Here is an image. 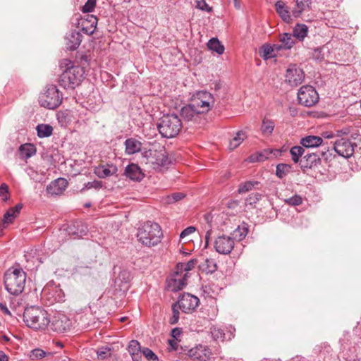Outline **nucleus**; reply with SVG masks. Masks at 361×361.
Here are the masks:
<instances>
[{"instance_id": "23", "label": "nucleus", "mask_w": 361, "mask_h": 361, "mask_svg": "<svg viewBox=\"0 0 361 361\" xmlns=\"http://www.w3.org/2000/svg\"><path fill=\"white\" fill-rule=\"evenodd\" d=\"M128 352L133 361H141L142 350L140 343L136 340H131L128 345Z\"/></svg>"}, {"instance_id": "32", "label": "nucleus", "mask_w": 361, "mask_h": 361, "mask_svg": "<svg viewBox=\"0 0 361 361\" xmlns=\"http://www.w3.org/2000/svg\"><path fill=\"white\" fill-rule=\"evenodd\" d=\"M207 47L209 49L215 51L218 54H222L224 51V47L216 37L212 38L209 40L207 42Z\"/></svg>"}, {"instance_id": "5", "label": "nucleus", "mask_w": 361, "mask_h": 361, "mask_svg": "<svg viewBox=\"0 0 361 361\" xmlns=\"http://www.w3.org/2000/svg\"><path fill=\"white\" fill-rule=\"evenodd\" d=\"M84 71L79 66H71L61 75L59 82L65 89H74L83 78Z\"/></svg>"}, {"instance_id": "13", "label": "nucleus", "mask_w": 361, "mask_h": 361, "mask_svg": "<svg viewBox=\"0 0 361 361\" xmlns=\"http://www.w3.org/2000/svg\"><path fill=\"white\" fill-rule=\"evenodd\" d=\"M234 247V240L233 238L222 235L217 237L214 241L215 250L221 255H228Z\"/></svg>"}, {"instance_id": "16", "label": "nucleus", "mask_w": 361, "mask_h": 361, "mask_svg": "<svg viewBox=\"0 0 361 361\" xmlns=\"http://www.w3.org/2000/svg\"><path fill=\"white\" fill-rule=\"evenodd\" d=\"M188 355L195 360L207 361L210 359L212 351L206 345H198L189 350Z\"/></svg>"}, {"instance_id": "44", "label": "nucleus", "mask_w": 361, "mask_h": 361, "mask_svg": "<svg viewBox=\"0 0 361 361\" xmlns=\"http://www.w3.org/2000/svg\"><path fill=\"white\" fill-rule=\"evenodd\" d=\"M188 277V274H185L183 277L181 279H175L173 280V287L172 290L177 291L183 289L187 284V279Z\"/></svg>"}, {"instance_id": "61", "label": "nucleus", "mask_w": 361, "mask_h": 361, "mask_svg": "<svg viewBox=\"0 0 361 361\" xmlns=\"http://www.w3.org/2000/svg\"><path fill=\"white\" fill-rule=\"evenodd\" d=\"M180 334H181V330L179 328H175L171 331V336L176 339H177L178 337H179Z\"/></svg>"}, {"instance_id": "40", "label": "nucleus", "mask_w": 361, "mask_h": 361, "mask_svg": "<svg viewBox=\"0 0 361 361\" xmlns=\"http://www.w3.org/2000/svg\"><path fill=\"white\" fill-rule=\"evenodd\" d=\"M274 128V123L272 121L264 119L261 127L262 132L264 135H270Z\"/></svg>"}, {"instance_id": "36", "label": "nucleus", "mask_w": 361, "mask_h": 361, "mask_svg": "<svg viewBox=\"0 0 361 361\" xmlns=\"http://www.w3.org/2000/svg\"><path fill=\"white\" fill-rule=\"evenodd\" d=\"M248 233L247 225L245 224H243L240 226H238V228L233 231V239H236L238 241L242 240L245 238Z\"/></svg>"}, {"instance_id": "11", "label": "nucleus", "mask_w": 361, "mask_h": 361, "mask_svg": "<svg viewBox=\"0 0 361 361\" xmlns=\"http://www.w3.org/2000/svg\"><path fill=\"white\" fill-rule=\"evenodd\" d=\"M328 154L329 150H322L316 153L307 154L300 161V164L301 168L311 169L319 165L321 163V157L327 160L329 159Z\"/></svg>"}, {"instance_id": "19", "label": "nucleus", "mask_w": 361, "mask_h": 361, "mask_svg": "<svg viewBox=\"0 0 361 361\" xmlns=\"http://www.w3.org/2000/svg\"><path fill=\"white\" fill-rule=\"evenodd\" d=\"M180 115L185 121L194 122H197L202 116L192 103L181 109Z\"/></svg>"}, {"instance_id": "57", "label": "nucleus", "mask_w": 361, "mask_h": 361, "mask_svg": "<svg viewBox=\"0 0 361 361\" xmlns=\"http://www.w3.org/2000/svg\"><path fill=\"white\" fill-rule=\"evenodd\" d=\"M22 207L23 205L21 204H18L16 207L10 208L6 213H9L11 217L16 218L20 213Z\"/></svg>"}, {"instance_id": "31", "label": "nucleus", "mask_w": 361, "mask_h": 361, "mask_svg": "<svg viewBox=\"0 0 361 361\" xmlns=\"http://www.w3.org/2000/svg\"><path fill=\"white\" fill-rule=\"evenodd\" d=\"M308 32V27L304 24H297L293 28V36L300 41H302L307 36Z\"/></svg>"}, {"instance_id": "53", "label": "nucleus", "mask_w": 361, "mask_h": 361, "mask_svg": "<svg viewBox=\"0 0 361 361\" xmlns=\"http://www.w3.org/2000/svg\"><path fill=\"white\" fill-rule=\"evenodd\" d=\"M76 225H74V226L80 227V229L78 231H73V234L76 235L78 237H82L83 235H85L87 232V228L86 226L83 225L81 222H76Z\"/></svg>"}, {"instance_id": "33", "label": "nucleus", "mask_w": 361, "mask_h": 361, "mask_svg": "<svg viewBox=\"0 0 361 361\" xmlns=\"http://www.w3.org/2000/svg\"><path fill=\"white\" fill-rule=\"evenodd\" d=\"M247 137L245 132L240 130L236 133L235 136L230 141L229 148L233 150L238 147Z\"/></svg>"}, {"instance_id": "4", "label": "nucleus", "mask_w": 361, "mask_h": 361, "mask_svg": "<svg viewBox=\"0 0 361 361\" xmlns=\"http://www.w3.org/2000/svg\"><path fill=\"white\" fill-rule=\"evenodd\" d=\"M182 128V122L176 114L164 115L157 125L162 137L172 138L177 135Z\"/></svg>"}, {"instance_id": "48", "label": "nucleus", "mask_w": 361, "mask_h": 361, "mask_svg": "<svg viewBox=\"0 0 361 361\" xmlns=\"http://www.w3.org/2000/svg\"><path fill=\"white\" fill-rule=\"evenodd\" d=\"M102 187V183L101 181L94 180V181L88 182V183H85L84 187L80 190V192H83L85 190L92 189V188L99 190Z\"/></svg>"}, {"instance_id": "49", "label": "nucleus", "mask_w": 361, "mask_h": 361, "mask_svg": "<svg viewBox=\"0 0 361 361\" xmlns=\"http://www.w3.org/2000/svg\"><path fill=\"white\" fill-rule=\"evenodd\" d=\"M142 354L146 357V359L149 361H158L157 355L149 348H144L142 350Z\"/></svg>"}, {"instance_id": "41", "label": "nucleus", "mask_w": 361, "mask_h": 361, "mask_svg": "<svg viewBox=\"0 0 361 361\" xmlns=\"http://www.w3.org/2000/svg\"><path fill=\"white\" fill-rule=\"evenodd\" d=\"M291 166L288 164H279L276 166V175L280 178H283L286 176L290 171Z\"/></svg>"}, {"instance_id": "46", "label": "nucleus", "mask_w": 361, "mask_h": 361, "mask_svg": "<svg viewBox=\"0 0 361 361\" xmlns=\"http://www.w3.org/2000/svg\"><path fill=\"white\" fill-rule=\"evenodd\" d=\"M261 198H262L261 194H259L258 192L252 193L249 195L248 197L246 198L245 204L250 205V206H255V204L261 200Z\"/></svg>"}, {"instance_id": "25", "label": "nucleus", "mask_w": 361, "mask_h": 361, "mask_svg": "<svg viewBox=\"0 0 361 361\" xmlns=\"http://www.w3.org/2000/svg\"><path fill=\"white\" fill-rule=\"evenodd\" d=\"M124 145L126 147L125 152L128 155L139 152L142 148L141 142L133 137L126 140Z\"/></svg>"}, {"instance_id": "6", "label": "nucleus", "mask_w": 361, "mask_h": 361, "mask_svg": "<svg viewBox=\"0 0 361 361\" xmlns=\"http://www.w3.org/2000/svg\"><path fill=\"white\" fill-rule=\"evenodd\" d=\"M62 102V94L55 85H51L47 87L45 92L39 97V104L42 106L54 109Z\"/></svg>"}, {"instance_id": "62", "label": "nucleus", "mask_w": 361, "mask_h": 361, "mask_svg": "<svg viewBox=\"0 0 361 361\" xmlns=\"http://www.w3.org/2000/svg\"><path fill=\"white\" fill-rule=\"evenodd\" d=\"M212 229H209L207 233H206V235H205V245H204V247H207L208 245H209V239H210V236L212 235Z\"/></svg>"}, {"instance_id": "20", "label": "nucleus", "mask_w": 361, "mask_h": 361, "mask_svg": "<svg viewBox=\"0 0 361 361\" xmlns=\"http://www.w3.org/2000/svg\"><path fill=\"white\" fill-rule=\"evenodd\" d=\"M97 24V18L93 15H87L86 18H82L79 25L82 30L87 35H92L95 31Z\"/></svg>"}, {"instance_id": "30", "label": "nucleus", "mask_w": 361, "mask_h": 361, "mask_svg": "<svg viewBox=\"0 0 361 361\" xmlns=\"http://www.w3.org/2000/svg\"><path fill=\"white\" fill-rule=\"evenodd\" d=\"M272 154V151L269 149H264L262 152H257L250 155L248 158L250 162L264 161L269 159V157Z\"/></svg>"}, {"instance_id": "42", "label": "nucleus", "mask_w": 361, "mask_h": 361, "mask_svg": "<svg viewBox=\"0 0 361 361\" xmlns=\"http://www.w3.org/2000/svg\"><path fill=\"white\" fill-rule=\"evenodd\" d=\"M210 334L214 341H224L225 334L221 328H219L215 326L211 327Z\"/></svg>"}, {"instance_id": "60", "label": "nucleus", "mask_w": 361, "mask_h": 361, "mask_svg": "<svg viewBox=\"0 0 361 361\" xmlns=\"http://www.w3.org/2000/svg\"><path fill=\"white\" fill-rule=\"evenodd\" d=\"M195 231V228L193 227V226H189L188 228H186L185 229H184L180 234V238H184L185 237H186L187 235L194 233Z\"/></svg>"}, {"instance_id": "56", "label": "nucleus", "mask_w": 361, "mask_h": 361, "mask_svg": "<svg viewBox=\"0 0 361 361\" xmlns=\"http://www.w3.org/2000/svg\"><path fill=\"white\" fill-rule=\"evenodd\" d=\"M0 197L4 201L8 199V187L6 183H2L0 186Z\"/></svg>"}, {"instance_id": "37", "label": "nucleus", "mask_w": 361, "mask_h": 361, "mask_svg": "<svg viewBox=\"0 0 361 361\" xmlns=\"http://www.w3.org/2000/svg\"><path fill=\"white\" fill-rule=\"evenodd\" d=\"M49 355H52V353L50 352H46L40 348H35L30 353V358L31 360H41Z\"/></svg>"}, {"instance_id": "21", "label": "nucleus", "mask_w": 361, "mask_h": 361, "mask_svg": "<svg viewBox=\"0 0 361 361\" xmlns=\"http://www.w3.org/2000/svg\"><path fill=\"white\" fill-rule=\"evenodd\" d=\"M124 174L130 179L140 181L144 178V173L140 167L136 164H130L126 167Z\"/></svg>"}, {"instance_id": "10", "label": "nucleus", "mask_w": 361, "mask_h": 361, "mask_svg": "<svg viewBox=\"0 0 361 361\" xmlns=\"http://www.w3.org/2000/svg\"><path fill=\"white\" fill-rule=\"evenodd\" d=\"M357 147V145L355 142L346 137H341L336 140L334 144V151L339 156L346 159L353 155Z\"/></svg>"}, {"instance_id": "3", "label": "nucleus", "mask_w": 361, "mask_h": 361, "mask_svg": "<svg viewBox=\"0 0 361 361\" xmlns=\"http://www.w3.org/2000/svg\"><path fill=\"white\" fill-rule=\"evenodd\" d=\"M23 320L27 326L35 330L45 329L50 322L45 311L35 307L25 310Z\"/></svg>"}, {"instance_id": "34", "label": "nucleus", "mask_w": 361, "mask_h": 361, "mask_svg": "<svg viewBox=\"0 0 361 361\" xmlns=\"http://www.w3.org/2000/svg\"><path fill=\"white\" fill-rule=\"evenodd\" d=\"M37 135L39 137H47L51 135L53 128L48 124H39L36 127Z\"/></svg>"}, {"instance_id": "22", "label": "nucleus", "mask_w": 361, "mask_h": 361, "mask_svg": "<svg viewBox=\"0 0 361 361\" xmlns=\"http://www.w3.org/2000/svg\"><path fill=\"white\" fill-rule=\"evenodd\" d=\"M66 44L68 49L75 50L82 42V35L78 31H71L66 37Z\"/></svg>"}, {"instance_id": "14", "label": "nucleus", "mask_w": 361, "mask_h": 361, "mask_svg": "<svg viewBox=\"0 0 361 361\" xmlns=\"http://www.w3.org/2000/svg\"><path fill=\"white\" fill-rule=\"evenodd\" d=\"M71 320L63 314H58L55 315L51 323V329L59 334L66 332L71 329Z\"/></svg>"}, {"instance_id": "1", "label": "nucleus", "mask_w": 361, "mask_h": 361, "mask_svg": "<svg viewBox=\"0 0 361 361\" xmlns=\"http://www.w3.org/2000/svg\"><path fill=\"white\" fill-rule=\"evenodd\" d=\"M27 275L19 266L10 267L4 274V282L6 290L13 295H18L25 289Z\"/></svg>"}, {"instance_id": "7", "label": "nucleus", "mask_w": 361, "mask_h": 361, "mask_svg": "<svg viewBox=\"0 0 361 361\" xmlns=\"http://www.w3.org/2000/svg\"><path fill=\"white\" fill-rule=\"evenodd\" d=\"M142 156L147 159V163L153 165L155 169L160 166H166L170 164V160L164 149L145 151Z\"/></svg>"}, {"instance_id": "24", "label": "nucleus", "mask_w": 361, "mask_h": 361, "mask_svg": "<svg viewBox=\"0 0 361 361\" xmlns=\"http://www.w3.org/2000/svg\"><path fill=\"white\" fill-rule=\"evenodd\" d=\"M322 143V138L315 135L305 136L300 140V144L305 148H314L323 146Z\"/></svg>"}, {"instance_id": "50", "label": "nucleus", "mask_w": 361, "mask_h": 361, "mask_svg": "<svg viewBox=\"0 0 361 361\" xmlns=\"http://www.w3.org/2000/svg\"><path fill=\"white\" fill-rule=\"evenodd\" d=\"M111 354V349L107 346L99 348L97 351V355L101 360H104L110 357Z\"/></svg>"}, {"instance_id": "27", "label": "nucleus", "mask_w": 361, "mask_h": 361, "mask_svg": "<svg viewBox=\"0 0 361 361\" xmlns=\"http://www.w3.org/2000/svg\"><path fill=\"white\" fill-rule=\"evenodd\" d=\"M280 44H277L280 47V51L282 49H290L295 44V39L293 36L290 33H283L280 35Z\"/></svg>"}, {"instance_id": "47", "label": "nucleus", "mask_w": 361, "mask_h": 361, "mask_svg": "<svg viewBox=\"0 0 361 361\" xmlns=\"http://www.w3.org/2000/svg\"><path fill=\"white\" fill-rule=\"evenodd\" d=\"M15 218L11 217L9 213H6L4 216L1 223H0V236L3 233V231L5 228L8 226L10 224L13 222V220Z\"/></svg>"}, {"instance_id": "38", "label": "nucleus", "mask_w": 361, "mask_h": 361, "mask_svg": "<svg viewBox=\"0 0 361 361\" xmlns=\"http://www.w3.org/2000/svg\"><path fill=\"white\" fill-rule=\"evenodd\" d=\"M259 184V182L255 180L247 181L242 183L239 185L238 192L239 194H243L250 191L256 185Z\"/></svg>"}, {"instance_id": "35", "label": "nucleus", "mask_w": 361, "mask_h": 361, "mask_svg": "<svg viewBox=\"0 0 361 361\" xmlns=\"http://www.w3.org/2000/svg\"><path fill=\"white\" fill-rule=\"evenodd\" d=\"M311 0H296V8L293 10V15L295 18L299 17L302 12L309 6Z\"/></svg>"}, {"instance_id": "8", "label": "nucleus", "mask_w": 361, "mask_h": 361, "mask_svg": "<svg viewBox=\"0 0 361 361\" xmlns=\"http://www.w3.org/2000/svg\"><path fill=\"white\" fill-rule=\"evenodd\" d=\"M202 115L208 112L214 104L212 94L207 92H199L191 102Z\"/></svg>"}, {"instance_id": "64", "label": "nucleus", "mask_w": 361, "mask_h": 361, "mask_svg": "<svg viewBox=\"0 0 361 361\" xmlns=\"http://www.w3.org/2000/svg\"><path fill=\"white\" fill-rule=\"evenodd\" d=\"M0 309L4 312V313L6 314H11V312L10 311L8 310V309L3 304H0Z\"/></svg>"}, {"instance_id": "15", "label": "nucleus", "mask_w": 361, "mask_h": 361, "mask_svg": "<svg viewBox=\"0 0 361 361\" xmlns=\"http://www.w3.org/2000/svg\"><path fill=\"white\" fill-rule=\"evenodd\" d=\"M199 298L190 293H183L179 297L178 305L183 312L188 313L194 310L199 304Z\"/></svg>"}, {"instance_id": "58", "label": "nucleus", "mask_w": 361, "mask_h": 361, "mask_svg": "<svg viewBox=\"0 0 361 361\" xmlns=\"http://www.w3.org/2000/svg\"><path fill=\"white\" fill-rule=\"evenodd\" d=\"M196 7L202 11L211 12L212 8L210 7L204 0H200L197 1Z\"/></svg>"}, {"instance_id": "39", "label": "nucleus", "mask_w": 361, "mask_h": 361, "mask_svg": "<svg viewBox=\"0 0 361 361\" xmlns=\"http://www.w3.org/2000/svg\"><path fill=\"white\" fill-rule=\"evenodd\" d=\"M304 152L305 149L302 145L293 147L290 150L292 160L295 163H298L299 161L300 157L304 154Z\"/></svg>"}, {"instance_id": "29", "label": "nucleus", "mask_w": 361, "mask_h": 361, "mask_svg": "<svg viewBox=\"0 0 361 361\" xmlns=\"http://www.w3.org/2000/svg\"><path fill=\"white\" fill-rule=\"evenodd\" d=\"M36 153V149L32 144H24L19 147L20 157L23 159H27Z\"/></svg>"}, {"instance_id": "17", "label": "nucleus", "mask_w": 361, "mask_h": 361, "mask_svg": "<svg viewBox=\"0 0 361 361\" xmlns=\"http://www.w3.org/2000/svg\"><path fill=\"white\" fill-rule=\"evenodd\" d=\"M94 173L99 178L117 176L118 167L114 164H101L94 168Z\"/></svg>"}, {"instance_id": "54", "label": "nucleus", "mask_w": 361, "mask_h": 361, "mask_svg": "<svg viewBox=\"0 0 361 361\" xmlns=\"http://www.w3.org/2000/svg\"><path fill=\"white\" fill-rule=\"evenodd\" d=\"M173 315L170 318L169 322L171 324H175L178 322L179 319V311L176 304L172 305Z\"/></svg>"}, {"instance_id": "12", "label": "nucleus", "mask_w": 361, "mask_h": 361, "mask_svg": "<svg viewBox=\"0 0 361 361\" xmlns=\"http://www.w3.org/2000/svg\"><path fill=\"white\" fill-rule=\"evenodd\" d=\"M305 78V73L302 69L297 67L295 64H290L286 73V81L291 86L300 85Z\"/></svg>"}, {"instance_id": "18", "label": "nucleus", "mask_w": 361, "mask_h": 361, "mask_svg": "<svg viewBox=\"0 0 361 361\" xmlns=\"http://www.w3.org/2000/svg\"><path fill=\"white\" fill-rule=\"evenodd\" d=\"M68 186V181L63 178H57L47 186V192L51 195H59Z\"/></svg>"}, {"instance_id": "26", "label": "nucleus", "mask_w": 361, "mask_h": 361, "mask_svg": "<svg viewBox=\"0 0 361 361\" xmlns=\"http://www.w3.org/2000/svg\"><path fill=\"white\" fill-rule=\"evenodd\" d=\"M276 11L282 20L286 23H289L291 20L288 8L286 6L284 1L279 0L275 4Z\"/></svg>"}, {"instance_id": "28", "label": "nucleus", "mask_w": 361, "mask_h": 361, "mask_svg": "<svg viewBox=\"0 0 361 361\" xmlns=\"http://www.w3.org/2000/svg\"><path fill=\"white\" fill-rule=\"evenodd\" d=\"M262 57L265 59L275 58L277 56L279 51H280V47L275 44L271 45L264 44L262 47Z\"/></svg>"}, {"instance_id": "51", "label": "nucleus", "mask_w": 361, "mask_h": 361, "mask_svg": "<svg viewBox=\"0 0 361 361\" xmlns=\"http://www.w3.org/2000/svg\"><path fill=\"white\" fill-rule=\"evenodd\" d=\"M284 202L292 206H298L302 204V197L298 195H295L294 196L287 198L284 200Z\"/></svg>"}, {"instance_id": "52", "label": "nucleus", "mask_w": 361, "mask_h": 361, "mask_svg": "<svg viewBox=\"0 0 361 361\" xmlns=\"http://www.w3.org/2000/svg\"><path fill=\"white\" fill-rule=\"evenodd\" d=\"M205 264L208 273H214L217 269L216 263L213 259H206Z\"/></svg>"}, {"instance_id": "43", "label": "nucleus", "mask_w": 361, "mask_h": 361, "mask_svg": "<svg viewBox=\"0 0 361 361\" xmlns=\"http://www.w3.org/2000/svg\"><path fill=\"white\" fill-rule=\"evenodd\" d=\"M197 262V260L195 259H192L190 261H188L187 263H178L177 264V269L179 271H189L192 270L196 265Z\"/></svg>"}, {"instance_id": "63", "label": "nucleus", "mask_w": 361, "mask_h": 361, "mask_svg": "<svg viewBox=\"0 0 361 361\" xmlns=\"http://www.w3.org/2000/svg\"><path fill=\"white\" fill-rule=\"evenodd\" d=\"M0 361H8V357L1 350H0Z\"/></svg>"}, {"instance_id": "9", "label": "nucleus", "mask_w": 361, "mask_h": 361, "mask_svg": "<svg viewBox=\"0 0 361 361\" xmlns=\"http://www.w3.org/2000/svg\"><path fill=\"white\" fill-rule=\"evenodd\" d=\"M298 102L305 106H312L319 100V95L316 90L310 85H305L300 88L298 93Z\"/></svg>"}, {"instance_id": "45", "label": "nucleus", "mask_w": 361, "mask_h": 361, "mask_svg": "<svg viewBox=\"0 0 361 361\" xmlns=\"http://www.w3.org/2000/svg\"><path fill=\"white\" fill-rule=\"evenodd\" d=\"M185 197V194L183 192H174L171 195L167 196L164 202L166 204H173L176 202L183 199Z\"/></svg>"}, {"instance_id": "55", "label": "nucleus", "mask_w": 361, "mask_h": 361, "mask_svg": "<svg viewBox=\"0 0 361 361\" xmlns=\"http://www.w3.org/2000/svg\"><path fill=\"white\" fill-rule=\"evenodd\" d=\"M96 6V0H87L82 6V11L83 13L92 12Z\"/></svg>"}, {"instance_id": "2", "label": "nucleus", "mask_w": 361, "mask_h": 361, "mask_svg": "<svg viewBox=\"0 0 361 361\" xmlns=\"http://www.w3.org/2000/svg\"><path fill=\"white\" fill-rule=\"evenodd\" d=\"M162 231L160 226L152 221H147L137 230V238L140 243L147 247L157 245L161 242Z\"/></svg>"}, {"instance_id": "59", "label": "nucleus", "mask_w": 361, "mask_h": 361, "mask_svg": "<svg viewBox=\"0 0 361 361\" xmlns=\"http://www.w3.org/2000/svg\"><path fill=\"white\" fill-rule=\"evenodd\" d=\"M350 128H343L342 129L336 130L335 136L343 137V136L348 135L350 133Z\"/></svg>"}]
</instances>
